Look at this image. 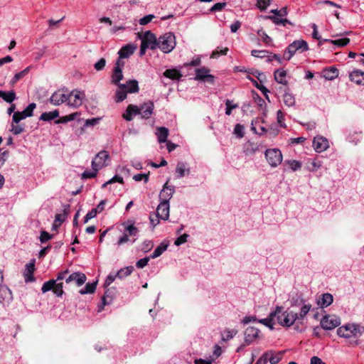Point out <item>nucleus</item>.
Segmentation results:
<instances>
[{
  "instance_id": "nucleus-38",
  "label": "nucleus",
  "mask_w": 364,
  "mask_h": 364,
  "mask_svg": "<svg viewBox=\"0 0 364 364\" xmlns=\"http://www.w3.org/2000/svg\"><path fill=\"white\" fill-rule=\"evenodd\" d=\"M264 18L271 20L276 25H282L285 26L287 24H291L288 19L283 18V17L266 16Z\"/></svg>"
},
{
  "instance_id": "nucleus-16",
  "label": "nucleus",
  "mask_w": 364,
  "mask_h": 364,
  "mask_svg": "<svg viewBox=\"0 0 364 364\" xmlns=\"http://www.w3.org/2000/svg\"><path fill=\"white\" fill-rule=\"evenodd\" d=\"M12 299V293L9 288L6 285L0 286V304H9Z\"/></svg>"
},
{
  "instance_id": "nucleus-9",
  "label": "nucleus",
  "mask_w": 364,
  "mask_h": 364,
  "mask_svg": "<svg viewBox=\"0 0 364 364\" xmlns=\"http://www.w3.org/2000/svg\"><path fill=\"white\" fill-rule=\"evenodd\" d=\"M168 180L163 186L162 189L159 193V201L169 203V200L173 197L175 193V187L171 185H168Z\"/></svg>"
},
{
  "instance_id": "nucleus-64",
  "label": "nucleus",
  "mask_w": 364,
  "mask_h": 364,
  "mask_svg": "<svg viewBox=\"0 0 364 364\" xmlns=\"http://www.w3.org/2000/svg\"><path fill=\"white\" fill-rule=\"evenodd\" d=\"M226 6L225 2H219L215 4H214L210 9V12H216V11H222L225 6Z\"/></svg>"
},
{
  "instance_id": "nucleus-13",
  "label": "nucleus",
  "mask_w": 364,
  "mask_h": 364,
  "mask_svg": "<svg viewBox=\"0 0 364 364\" xmlns=\"http://www.w3.org/2000/svg\"><path fill=\"white\" fill-rule=\"evenodd\" d=\"M313 146L316 152H323L329 146L328 140L322 136H315L313 140Z\"/></svg>"
},
{
  "instance_id": "nucleus-57",
  "label": "nucleus",
  "mask_w": 364,
  "mask_h": 364,
  "mask_svg": "<svg viewBox=\"0 0 364 364\" xmlns=\"http://www.w3.org/2000/svg\"><path fill=\"white\" fill-rule=\"evenodd\" d=\"M36 107V105L34 102H32V103L29 104L25 108L24 110H23V114H24L28 117H31L33 115V110L35 109Z\"/></svg>"
},
{
  "instance_id": "nucleus-6",
  "label": "nucleus",
  "mask_w": 364,
  "mask_h": 364,
  "mask_svg": "<svg viewBox=\"0 0 364 364\" xmlns=\"http://www.w3.org/2000/svg\"><path fill=\"white\" fill-rule=\"evenodd\" d=\"M264 156L269 165L272 168L277 167L283 159L282 154L277 148L267 149L264 152Z\"/></svg>"
},
{
  "instance_id": "nucleus-23",
  "label": "nucleus",
  "mask_w": 364,
  "mask_h": 364,
  "mask_svg": "<svg viewBox=\"0 0 364 364\" xmlns=\"http://www.w3.org/2000/svg\"><path fill=\"white\" fill-rule=\"evenodd\" d=\"M157 42L156 36L151 32H145V38L141 41V43H146V45H149V48L154 50L157 47Z\"/></svg>"
},
{
  "instance_id": "nucleus-58",
  "label": "nucleus",
  "mask_w": 364,
  "mask_h": 364,
  "mask_svg": "<svg viewBox=\"0 0 364 364\" xmlns=\"http://www.w3.org/2000/svg\"><path fill=\"white\" fill-rule=\"evenodd\" d=\"M271 3V0H257V6L260 11H264Z\"/></svg>"
},
{
  "instance_id": "nucleus-48",
  "label": "nucleus",
  "mask_w": 364,
  "mask_h": 364,
  "mask_svg": "<svg viewBox=\"0 0 364 364\" xmlns=\"http://www.w3.org/2000/svg\"><path fill=\"white\" fill-rule=\"evenodd\" d=\"M30 68L28 67L23 70L22 71L16 73L14 75V77L11 80L12 83H16L18 82L20 79L26 75H27L29 72Z\"/></svg>"
},
{
  "instance_id": "nucleus-52",
  "label": "nucleus",
  "mask_w": 364,
  "mask_h": 364,
  "mask_svg": "<svg viewBox=\"0 0 364 364\" xmlns=\"http://www.w3.org/2000/svg\"><path fill=\"white\" fill-rule=\"evenodd\" d=\"M63 282H59V283H57L55 282V284L54 285V287H53V293L57 296H62V295L63 294L64 291H63Z\"/></svg>"
},
{
  "instance_id": "nucleus-2",
  "label": "nucleus",
  "mask_w": 364,
  "mask_h": 364,
  "mask_svg": "<svg viewBox=\"0 0 364 364\" xmlns=\"http://www.w3.org/2000/svg\"><path fill=\"white\" fill-rule=\"evenodd\" d=\"M124 231L123 235L117 240V245L120 246L124 243L130 242L133 244L137 239L139 234V229L134 226V222L128 220L122 223V225Z\"/></svg>"
},
{
  "instance_id": "nucleus-55",
  "label": "nucleus",
  "mask_w": 364,
  "mask_h": 364,
  "mask_svg": "<svg viewBox=\"0 0 364 364\" xmlns=\"http://www.w3.org/2000/svg\"><path fill=\"white\" fill-rule=\"evenodd\" d=\"M267 54H269V51L264 50H252L251 55L255 58H264L267 57Z\"/></svg>"
},
{
  "instance_id": "nucleus-27",
  "label": "nucleus",
  "mask_w": 364,
  "mask_h": 364,
  "mask_svg": "<svg viewBox=\"0 0 364 364\" xmlns=\"http://www.w3.org/2000/svg\"><path fill=\"white\" fill-rule=\"evenodd\" d=\"M324 42H329L337 47H343L349 43L350 40L348 38H342L336 40L323 39L318 43L319 46H321Z\"/></svg>"
},
{
  "instance_id": "nucleus-5",
  "label": "nucleus",
  "mask_w": 364,
  "mask_h": 364,
  "mask_svg": "<svg viewBox=\"0 0 364 364\" xmlns=\"http://www.w3.org/2000/svg\"><path fill=\"white\" fill-rule=\"evenodd\" d=\"M309 50V46L306 41L304 40H296L290 43L284 50V57L287 60H289L296 53H303Z\"/></svg>"
},
{
  "instance_id": "nucleus-37",
  "label": "nucleus",
  "mask_w": 364,
  "mask_h": 364,
  "mask_svg": "<svg viewBox=\"0 0 364 364\" xmlns=\"http://www.w3.org/2000/svg\"><path fill=\"white\" fill-rule=\"evenodd\" d=\"M59 116V112L58 110H54L48 112H43L41 114L40 117V120L49 122L50 120L55 119Z\"/></svg>"
},
{
  "instance_id": "nucleus-32",
  "label": "nucleus",
  "mask_w": 364,
  "mask_h": 364,
  "mask_svg": "<svg viewBox=\"0 0 364 364\" xmlns=\"http://www.w3.org/2000/svg\"><path fill=\"white\" fill-rule=\"evenodd\" d=\"M125 86L127 93H136L139 92V85L136 80H131L126 83H123Z\"/></svg>"
},
{
  "instance_id": "nucleus-18",
  "label": "nucleus",
  "mask_w": 364,
  "mask_h": 364,
  "mask_svg": "<svg viewBox=\"0 0 364 364\" xmlns=\"http://www.w3.org/2000/svg\"><path fill=\"white\" fill-rule=\"evenodd\" d=\"M86 276L81 272H73L70 274L66 279L65 282L70 283L75 282L77 287L82 285L86 281Z\"/></svg>"
},
{
  "instance_id": "nucleus-29",
  "label": "nucleus",
  "mask_w": 364,
  "mask_h": 364,
  "mask_svg": "<svg viewBox=\"0 0 364 364\" xmlns=\"http://www.w3.org/2000/svg\"><path fill=\"white\" fill-rule=\"evenodd\" d=\"M156 134L157 136L158 141L159 143H164L167 141L168 129L164 127H158L156 129Z\"/></svg>"
},
{
  "instance_id": "nucleus-11",
  "label": "nucleus",
  "mask_w": 364,
  "mask_h": 364,
  "mask_svg": "<svg viewBox=\"0 0 364 364\" xmlns=\"http://www.w3.org/2000/svg\"><path fill=\"white\" fill-rule=\"evenodd\" d=\"M156 217L163 220H168L169 218L170 205L169 203L160 201L156 208Z\"/></svg>"
},
{
  "instance_id": "nucleus-17",
  "label": "nucleus",
  "mask_w": 364,
  "mask_h": 364,
  "mask_svg": "<svg viewBox=\"0 0 364 364\" xmlns=\"http://www.w3.org/2000/svg\"><path fill=\"white\" fill-rule=\"evenodd\" d=\"M209 70L205 67L198 68L196 70L195 80H208V82H213L214 77L209 74Z\"/></svg>"
},
{
  "instance_id": "nucleus-54",
  "label": "nucleus",
  "mask_w": 364,
  "mask_h": 364,
  "mask_svg": "<svg viewBox=\"0 0 364 364\" xmlns=\"http://www.w3.org/2000/svg\"><path fill=\"white\" fill-rule=\"evenodd\" d=\"M23 113V111L14 112L13 114V117H12L13 122H14L15 124H18L21 120L24 119L26 117H28Z\"/></svg>"
},
{
  "instance_id": "nucleus-20",
  "label": "nucleus",
  "mask_w": 364,
  "mask_h": 364,
  "mask_svg": "<svg viewBox=\"0 0 364 364\" xmlns=\"http://www.w3.org/2000/svg\"><path fill=\"white\" fill-rule=\"evenodd\" d=\"M35 270V260L33 259L30 262L26 264V268L23 272L25 281L26 282L34 281L33 276Z\"/></svg>"
},
{
  "instance_id": "nucleus-47",
  "label": "nucleus",
  "mask_w": 364,
  "mask_h": 364,
  "mask_svg": "<svg viewBox=\"0 0 364 364\" xmlns=\"http://www.w3.org/2000/svg\"><path fill=\"white\" fill-rule=\"evenodd\" d=\"M270 13L273 14V16H278V17H285L288 14V10L286 6L282 8L281 9H272L270 11Z\"/></svg>"
},
{
  "instance_id": "nucleus-24",
  "label": "nucleus",
  "mask_w": 364,
  "mask_h": 364,
  "mask_svg": "<svg viewBox=\"0 0 364 364\" xmlns=\"http://www.w3.org/2000/svg\"><path fill=\"white\" fill-rule=\"evenodd\" d=\"M190 168L187 166V164L183 161H180L177 164L176 168V174L178 178L184 177L190 173Z\"/></svg>"
},
{
  "instance_id": "nucleus-14",
  "label": "nucleus",
  "mask_w": 364,
  "mask_h": 364,
  "mask_svg": "<svg viewBox=\"0 0 364 364\" xmlns=\"http://www.w3.org/2000/svg\"><path fill=\"white\" fill-rule=\"evenodd\" d=\"M68 95H66L62 90H57L50 97V102L53 105H60L63 102H67L68 105Z\"/></svg>"
},
{
  "instance_id": "nucleus-22",
  "label": "nucleus",
  "mask_w": 364,
  "mask_h": 364,
  "mask_svg": "<svg viewBox=\"0 0 364 364\" xmlns=\"http://www.w3.org/2000/svg\"><path fill=\"white\" fill-rule=\"evenodd\" d=\"M139 109L138 106L134 105H129L126 112L123 114L122 117L123 118L127 121H132L133 119V117L136 116V114H139Z\"/></svg>"
},
{
  "instance_id": "nucleus-49",
  "label": "nucleus",
  "mask_w": 364,
  "mask_h": 364,
  "mask_svg": "<svg viewBox=\"0 0 364 364\" xmlns=\"http://www.w3.org/2000/svg\"><path fill=\"white\" fill-rule=\"evenodd\" d=\"M154 247V242L151 240H146L143 242L141 246V250L144 252H148Z\"/></svg>"
},
{
  "instance_id": "nucleus-44",
  "label": "nucleus",
  "mask_w": 364,
  "mask_h": 364,
  "mask_svg": "<svg viewBox=\"0 0 364 364\" xmlns=\"http://www.w3.org/2000/svg\"><path fill=\"white\" fill-rule=\"evenodd\" d=\"M56 280L50 279L43 283L41 291L43 293H46L48 291L53 290L54 285L55 284Z\"/></svg>"
},
{
  "instance_id": "nucleus-26",
  "label": "nucleus",
  "mask_w": 364,
  "mask_h": 364,
  "mask_svg": "<svg viewBox=\"0 0 364 364\" xmlns=\"http://www.w3.org/2000/svg\"><path fill=\"white\" fill-rule=\"evenodd\" d=\"M136 49V46L132 44H127L123 46L118 52L120 58H127L132 55Z\"/></svg>"
},
{
  "instance_id": "nucleus-35",
  "label": "nucleus",
  "mask_w": 364,
  "mask_h": 364,
  "mask_svg": "<svg viewBox=\"0 0 364 364\" xmlns=\"http://www.w3.org/2000/svg\"><path fill=\"white\" fill-rule=\"evenodd\" d=\"M0 97H1L5 102L11 104L16 98V95L15 92L13 90L9 92L0 90Z\"/></svg>"
},
{
  "instance_id": "nucleus-39",
  "label": "nucleus",
  "mask_w": 364,
  "mask_h": 364,
  "mask_svg": "<svg viewBox=\"0 0 364 364\" xmlns=\"http://www.w3.org/2000/svg\"><path fill=\"white\" fill-rule=\"evenodd\" d=\"M283 101L284 105L288 107H294L296 104L294 95L287 92L283 95Z\"/></svg>"
},
{
  "instance_id": "nucleus-30",
  "label": "nucleus",
  "mask_w": 364,
  "mask_h": 364,
  "mask_svg": "<svg viewBox=\"0 0 364 364\" xmlns=\"http://www.w3.org/2000/svg\"><path fill=\"white\" fill-rule=\"evenodd\" d=\"M323 75L326 80H332L338 77V70L334 67H330L323 71Z\"/></svg>"
},
{
  "instance_id": "nucleus-51",
  "label": "nucleus",
  "mask_w": 364,
  "mask_h": 364,
  "mask_svg": "<svg viewBox=\"0 0 364 364\" xmlns=\"http://www.w3.org/2000/svg\"><path fill=\"white\" fill-rule=\"evenodd\" d=\"M225 106H226L225 114L227 115H230L232 113V110L238 107V105L237 104H233V102L230 100H226Z\"/></svg>"
},
{
  "instance_id": "nucleus-33",
  "label": "nucleus",
  "mask_w": 364,
  "mask_h": 364,
  "mask_svg": "<svg viewBox=\"0 0 364 364\" xmlns=\"http://www.w3.org/2000/svg\"><path fill=\"white\" fill-rule=\"evenodd\" d=\"M164 75L171 80H179L182 77V74L176 69H167Z\"/></svg>"
},
{
  "instance_id": "nucleus-31",
  "label": "nucleus",
  "mask_w": 364,
  "mask_h": 364,
  "mask_svg": "<svg viewBox=\"0 0 364 364\" xmlns=\"http://www.w3.org/2000/svg\"><path fill=\"white\" fill-rule=\"evenodd\" d=\"M123 79L122 70L118 68H114L112 75V83L116 85H122L120 81Z\"/></svg>"
},
{
  "instance_id": "nucleus-45",
  "label": "nucleus",
  "mask_w": 364,
  "mask_h": 364,
  "mask_svg": "<svg viewBox=\"0 0 364 364\" xmlns=\"http://www.w3.org/2000/svg\"><path fill=\"white\" fill-rule=\"evenodd\" d=\"M10 131L13 133V134L18 135L24 132V127L22 125L15 124L12 122Z\"/></svg>"
},
{
  "instance_id": "nucleus-50",
  "label": "nucleus",
  "mask_w": 364,
  "mask_h": 364,
  "mask_svg": "<svg viewBox=\"0 0 364 364\" xmlns=\"http://www.w3.org/2000/svg\"><path fill=\"white\" fill-rule=\"evenodd\" d=\"M257 34L262 39L263 42L267 45H270L272 40V38L266 33L264 31L260 29L257 31Z\"/></svg>"
},
{
  "instance_id": "nucleus-59",
  "label": "nucleus",
  "mask_w": 364,
  "mask_h": 364,
  "mask_svg": "<svg viewBox=\"0 0 364 364\" xmlns=\"http://www.w3.org/2000/svg\"><path fill=\"white\" fill-rule=\"evenodd\" d=\"M287 164L289 166V168L295 171H297L299 169L301 168V162L298 161H296V160H290V161H287Z\"/></svg>"
},
{
  "instance_id": "nucleus-60",
  "label": "nucleus",
  "mask_w": 364,
  "mask_h": 364,
  "mask_svg": "<svg viewBox=\"0 0 364 364\" xmlns=\"http://www.w3.org/2000/svg\"><path fill=\"white\" fill-rule=\"evenodd\" d=\"M97 214V210H96L95 208L91 209L84 217V223H87L90 220L96 217Z\"/></svg>"
},
{
  "instance_id": "nucleus-36",
  "label": "nucleus",
  "mask_w": 364,
  "mask_h": 364,
  "mask_svg": "<svg viewBox=\"0 0 364 364\" xmlns=\"http://www.w3.org/2000/svg\"><path fill=\"white\" fill-rule=\"evenodd\" d=\"M286 75L287 72L284 69H278L274 72V79L279 84H287V81L285 80Z\"/></svg>"
},
{
  "instance_id": "nucleus-8",
  "label": "nucleus",
  "mask_w": 364,
  "mask_h": 364,
  "mask_svg": "<svg viewBox=\"0 0 364 364\" xmlns=\"http://www.w3.org/2000/svg\"><path fill=\"white\" fill-rule=\"evenodd\" d=\"M341 324V319L335 315H326L320 321L321 328L324 330H333Z\"/></svg>"
},
{
  "instance_id": "nucleus-41",
  "label": "nucleus",
  "mask_w": 364,
  "mask_h": 364,
  "mask_svg": "<svg viewBox=\"0 0 364 364\" xmlns=\"http://www.w3.org/2000/svg\"><path fill=\"white\" fill-rule=\"evenodd\" d=\"M134 270V267L132 266H128L124 268L120 269L117 272V278L122 279L129 275H130Z\"/></svg>"
},
{
  "instance_id": "nucleus-43",
  "label": "nucleus",
  "mask_w": 364,
  "mask_h": 364,
  "mask_svg": "<svg viewBox=\"0 0 364 364\" xmlns=\"http://www.w3.org/2000/svg\"><path fill=\"white\" fill-rule=\"evenodd\" d=\"M247 79H249L250 80H251L253 84L255 85V86L265 96V97L269 100V97H268V92H269L268 90V89L264 86L262 82L260 83H258L256 80H255L254 79H252L251 77L250 76H247Z\"/></svg>"
},
{
  "instance_id": "nucleus-56",
  "label": "nucleus",
  "mask_w": 364,
  "mask_h": 364,
  "mask_svg": "<svg viewBox=\"0 0 364 364\" xmlns=\"http://www.w3.org/2000/svg\"><path fill=\"white\" fill-rule=\"evenodd\" d=\"M98 171L95 169L85 171L82 174V178L84 179L93 178L97 176Z\"/></svg>"
},
{
  "instance_id": "nucleus-42",
  "label": "nucleus",
  "mask_w": 364,
  "mask_h": 364,
  "mask_svg": "<svg viewBox=\"0 0 364 364\" xmlns=\"http://www.w3.org/2000/svg\"><path fill=\"white\" fill-rule=\"evenodd\" d=\"M97 286V282H94L92 283H87L85 286V287L82 288L80 290V294H91L93 293L96 289Z\"/></svg>"
},
{
  "instance_id": "nucleus-19",
  "label": "nucleus",
  "mask_w": 364,
  "mask_h": 364,
  "mask_svg": "<svg viewBox=\"0 0 364 364\" xmlns=\"http://www.w3.org/2000/svg\"><path fill=\"white\" fill-rule=\"evenodd\" d=\"M283 355V351L274 352L273 350H268L264 353V356L270 364H277L282 359Z\"/></svg>"
},
{
  "instance_id": "nucleus-40",
  "label": "nucleus",
  "mask_w": 364,
  "mask_h": 364,
  "mask_svg": "<svg viewBox=\"0 0 364 364\" xmlns=\"http://www.w3.org/2000/svg\"><path fill=\"white\" fill-rule=\"evenodd\" d=\"M362 139V132L355 131L353 133L349 134L348 136V141L354 144H357Z\"/></svg>"
},
{
  "instance_id": "nucleus-63",
  "label": "nucleus",
  "mask_w": 364,
  "mask_h": 364,
  "mask_svg": "<svg viewBox=\"0 0 364 364\" xmlns=\"http://www.w3.org/2000/svg\"><path fill=\"white\" fill-rule=\"evenodd\" d=\"M150 257H146L142 259H139L136 263V267L139 269H142L148 264V262L150 259Z\"/></svg>"
},
{
  "instance_id": "nucleus-34",
  "label": "nucleus",
  "mask_w": 364,
  "mask_h": 364,
  "mask_svg": "<svg viewBox=\"0 0 364 364\" xmlns=\"http://www.w3.org/2000/svg\"><path fill=\"white\" fill-rule=\"evenodd\" d=\"M168 247V244L163 242H161L154 251V252L150 255L151 259H155L159 256H161L164 252H165Z\"/></svg>"
},
{
  "instance_id": "nucleus-12",
  "label": "nucleus",
  "mask_w": 364,
  "mask_h": 364,
  "mask_svg": "<svg viewBox=\"0 0 364 364\" xmlns=\"http://www.w3.org/2000/svg\"><path fill=\"white\" fill-rule=\"evenodd\" d=\"M84 95V93L80 91H72L70 94H68V105L73 107H78L82 103V97Z\"/></svg>"
},
{
  "instance_id": "nucleus-53",
  "label": "nucleus",
  "mask_w": 364,
  "mask_h": 364,
  "mask_svg": "<svg viewBox=\"0 0 364 364\" xmlns=\"http://www.w3.org/2000/svg\"><path fill=\"white\" fill-rule=\"evenodd\" d=\"M228 51V48H217V49L215 50H214L211 55V58H216L218 57H219L220 55H227V53Z\"/></svg>"
},
{
  "instance_id": "nucleus-61",
  "label": "nucleus",
  "mask_w": 364,
  "mask_h": 364,
  "mask_svg": "<svg viewBox=\"0 0 364 364\" xmlns=\"http://www.w3.org/2000/svg\"><path fill=\"white\" fill-rule=\"evenodd\" d=\"M248 73L255 76L259 80L260 82H262L264 81V79L265 78L264 75L257 70L251 69L248 70Z\"/></svg>"
},
{
  "instance_id": "nucleus-46",
  "label": "nucleus",
  "mask_w": 364,
  "mask_h": 364,
  "mask_svg": "<svg viewBox=\"0 0 364 364\" xmlns=\"http://www.w3.org/2000/svg\"><path fill=\"white\" fill-rule=\"evenodd\" d=\"M245 127L243 125L240 124H237L233 130L234 134L236 135V136L239 139L242 138L245 134Z\"/></svg>"
},
{
  "instance_id": "nucleus-62",
  "label": "nucleus",
  "mask_w": 364,
  "mask_h": 364,
  "mask_svg": "<svg viewBox=\"0 0 364 364\" xmlns=\"http://www.w3.org/2000/svg\"><path fill=\"white\" fill-rule=\"evenodd\" d=\"M105 65L106 60L102 58L94 64V68L97 71H101L105 68Z\"/></svg>"
},
{
  "instance_id": "nucleus-21",
  "label": "nucleus",
  "mask_w": 364,
  "mask_h": 364,
  "mask_svg": "<svg viewBox=\"0 0 364 364\" xmlns=\"http://www.w3.org/2000/svg\"><path fill=\"white\" fill-rule=\"evenodd\" d=\"M349 77L350 81L355 84L364 85V72L360 70H354L350 73Z\"/></svg>"
},
{
  "instance_id": "nucleus-1",
  "label": "nucleus",
  "mask_w": 364,
  "mask_h": 364,
  "mask_svg": "<svg viewBox=\"0 0 364 364\" xmlns=\"http://www.w3.org/2000/svg\"><path fill=\"white\" fill-rule=\"evenodd\" d=\"M297 304L301 306L299 313L293 309H287L284 310L283 306H277L274 311L269 313L267 318L260 319L259 322L271 329L274 328V326L276 323L287 328L293 326L294 323L302 324L304 319L311 309L312 306L309 303H306L303 299H301L299 301L297 299L293 301L291 306H294Z\"/></svg>"
},
{
  "instance_id": "nucleus-3",
  "label": "nucleus",
  "mask_w": 364,
  "mask_h": 364,
  "mask_svg": "<svg viewBox=\"0 0 364 364\" xmlns=\"http://www.w3.org/2000/svg\"><path fill=\"white\" fill-rule=\"evenodd\" d=\"M176 37L173 33L168 32L161 36L157 42V47L164 53L171 52L176 47Z\"/></svg>"
},
{
  "instance_id": "nucleus-4",
  "label": "nucleus",
  "mask_w": 364,
  "mask_h": 364,
  "mask_svg": "<svg viewBox=\"0 0 364 364\" xmlns=\"http://www.w3.org/2000/svg\"><path fill=\"white\" fill-rule=\"evenodd\" d=\"M358 324L348 323L337 329L338 336L346 338H358L361 336L363 331Z\"/></svg>"
},
{
  "instance_id": "nucleus-10",
  "label": "nucleus",
  "mask_w": 364,
  "mask_h": 364,
  "mask_svg": "<svg viewBox=\"0 0 364 364\" xmlns=\"http://www.w3.org/2000/svg\"><path fill=\"white\" fill-rule=\"evenodd\" d=\"M138 109L139 110V114L141 116V118L148 119L153 114L154 105L152 101H148L138 107Z\"/></svg>"
},
{
  "instance_id": "nucleus-28",
  "label": "nucleus",
  "mask_w": 364,
  "mask_h": 364,
  "mask_svg": "<svg viewBox=\"0 0 364 364\" xmlns=\"http://www.w3.org/2000/svg\"><path fill=\"white\" fill-rule=\"evenodd\" d=\"M117 87L115 92V102H121L127 98V92L124 84L119 85Z\"/></svg>"
},
{
  "instance_id": "nucleus-7",
  "label": "nucleus",
  "mask_w": 364,
  "mask_h": 364,
  "mask_svg": "<svg viewBox=\"0 0 364 364\" xmlns=\"http://www.w3.org/2000/svg\"><path fill=\"white\" fill-rule=\"evenodd\" d=\"M110 161V156L107 151H100L92 161V168L100 170L107 166Z\"/></svg>"
},
{
  "instance_id": "nucleus-15",
  "label": "nucleus",
  "mask_w": 364,
  "mask_h": 364,
  "mask_svg": "<svg viewBox=\"0 0 364 364\" xmlns=\"http://www.w3.org/2000/svg\"><path fill=\"white\" fill-rule=\"evenodd\" d=\"M259 329L253 327L249 326L247 327L244 333L245 336V343L246 345L252 344L259 336Z\"/></svg>"
},
{
  "instance_id": "nucleus-25",
  "label": "nucleus",
  "mask_w": 364,
  "mask_h": 364,
  "mask_svg": "<svg viewBox=\"0 0 364 364\" xmlns=\"http://www.w3.org/2000/svg\"><path fill=\"white\" fill-rule=\"evenodd\" d=\"M333 301V296L331 294L324 293L321 295V298L318 300L317 304L321 308H326L329 306Z\"/></svg>"
}]
</instances>
